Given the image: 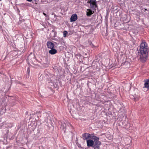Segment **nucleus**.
<instances>
[{
	"instance_id": "f257e3e1",
	"label": "nucleus",
	"mask_w": 149,
	"mask_h": 149,
	"mask_svg": "<svg viewBox=\"0 0 149 149\" xmlns=\"http://www.w3.org/2000/svg\"><path fill=\"white\" fill-rule=\"evenodd\" d=\"M148 52L147 44L144 41L142 42L140 45V48L138 52V57L139 60L143 63L147 59Z\"/></svg>"
},
{
	"instance_id": "f03ea898",
	"label": "nucleus",
	"mask_w": 149,
	"mask_h": 149,
	"mask_svg": "<svg viewBox=\"0 0 149 149\" xmlns=\"http://www.w3.org/2000/svg\"><path fill=\"white\" fill-rule=\"evenodd\" d=\"M91 8L94 10H96V8L97 7L96 1V0H89Z\"/></svg>"
},
{
	"instance_id": "7ed1b4c3",
	"label": "nucleus",
	"mask_w": 149,
	"mask_h": 149,
	"mask_svg": "<svg viewBox=\"0 0 149 149\" xmlns=\"http://www.w3.org/2000/svg\"><path fill=\"white\" fill-rule=\"evenodd\" d=\"M101 142L100 141H95L93 147L94 149H99Z\"/></svg>"
},
{
	"instance_id": "20e7f679",
	"label": "nucleus",
	"mask_w": 149,
	"mask_h": 149,
	"mask_svg": "<svg viewBox=\"0 0 149 149\" xmlns=\"http://www.w3.org/2000/svg\"><path fill=\"white\" fill-rule=\"evenodd\" d=\"M144 86L143 87L144 88H146L147 91L149 89V80L147 79L144 80Z\"/></svg>"
},
{
	"instance_id": "39448f33",
	"label": "nucleus",
	"mask_w": 149,
	"mask_h": 149,
	"mask_svg": "<svg viewBox=\"0 0 149 149\" xmlns=\"http://www.w3.org/2000/svg\"><path fill=\"white\" fill-rule=\"evenodd\" d=\"M47 47L50 49H52L54 48L55 46L54 44L50 41L47 42Z\"/></svg>"
},
{
	"instance_id": "423d86ee",
	"label": "nucleus",
	"mask_w": 149,
	"mask_h": 149,
	"mask_svg": "<svg viewBox=\"0 0 149 149\" xmlns=\"http://www.w3.org/2000/svg\"><path fill=\"white\" fill-rule=\"evenodd\" d=\"M91 134L88 133H85L82 135V137L84 140H87L88 139H91Z\"/></svg>"
},
{
	"instance_id": "0eeeda50",
	"label": "nucleus",
	"mask_w": 149,
	"mask_h": 149,
	"mask_svg": "<svg viewBox=\"0 0 149 149\" xmlns=\"http://www.w3.org/2000/svg\"><path fill=\"white\" fill-rule=\"evenodd\" d=\"M77 19V15L76 14H73L70 18L71 22H74L76 21Z\"/></svg>"
},
{
	"instance_id": "6e6552de",
	"label": "nucleus",
	"mask_w": 149,
	"mask_h": 149,
	"mask_svg": "<svg viewBox=\"0 0 149 149\" xmlns=\"http://www.w3.org/2000/svg\"><path fill=\"white\" fill-rule=\"evenodd\" d=\"M87 145L88 146H92L94 145V141L91 139L87 140Z\"/></svg>"
},
{
	"instance_id": "1a4fd4ad",
	"label": "nucleus",
	"mask_w": 149,
	"mask_h": 149,
	"mask_svg": "<svg viewBox=\"0 0 149 149\" xmlns=\"http://www.w3.org/2000/svg\"><path fill=\"white\" fill-rule=\"evenodd\" d=\"M50 49L51 50L49 51V53L53 55L54 54L57 53V51L56 49H54V48Z\"/></svg>"
},
{
	"instance_id": "9d476101",
	"label": "nucleus",
	"mask_w": 149,
	"mask_h": 149,
	"mask_svg": "<svg viewBox=\"0 0 149 149\" xmlns=\"http://www.w3.org/2000/svg\"><path fill=\"white\" fill-rule=\"evenodd\" d=\"M94 12H92L91 9H87L86 10V15L88 16H90Z\"/></svg>"
},
{
	"instance_id": "9b49d317",
	"label": "nucleus",
	"mask_w": 149,
	"mask_h": 149,
	"mask_svg": "<svg viewBox=\"0 0 149 149\" xmlns=\"http://www.w3.org/2000/svg\"><path fill=\"white\" fill-rule=\"evenodd\" d=\"M91 139L94 140L95 141V142L97 141H99V138L97 136L93 135V134H91Z\"/></svg>"
},
{
	"instance_id": "f8f14e48",
	"label": "nucleus",
	"mask_w": 149,
	"mask_h": 149,
	"mask_svg": "<svg viewBox=\"0 0 149 149\" xmlns=\"http://www.w3.org/2000/svg\"><path fill=\"white\" fill-rule=\"evenodd\" d=\"M68 34V32L66 31H64L63 32V36L64 37H65L66 36V35Z\"/></svg>"
},
{
	"instance_id": "ddd939ff",
	"label": "nucleus",
	"mask_w": 149,
	"mask_h": 149,
	"mask_svg": "<svg viewBox=\"0 0 149 149\" xmlns=\"http://www.w3.org/2000/svg\"><path fill=\"white\" fill-rule=\"evenodd\" d=\"M29 71H30V70H29V68H28L27 70V73L28 74H29Z\"/></svg>"
},
{
	"instance_id": "4468645a",
	"label": "nucleus",
	"mask_w": 149,
	"mask_h": 149,
	"mask_svg": "<svg viewBox=\"0 0 149 149\" xmlns=\"http://www.w3.org/2000/svg\"><path fill=\"white\" fill-rule=\"evenodd\" d=\"M26 0L29 2H31L33 0Z\"/></svg>"
},
{
	"instance_id": "2eb2a0df",
	"label": "nucleus",
	"mask_w": 149,
	"mask_h": 149,
	"mask_svg": "<svg viewBox=\"0 0 149 149\" xmlns=\"http://www.w3.org/2000/svg\"><path fill=\"white\" fill-rule=\"evenodd\" d=\"M43 14L45 16H46V14H45L44 13H43Z\"/></svg>"
}]
</instances>
